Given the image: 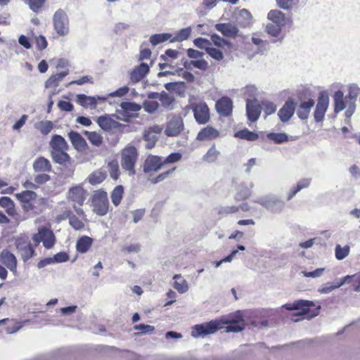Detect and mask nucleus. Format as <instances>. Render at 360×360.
<instances>
[{
    "label": "nucleus",
    "instance_id": "nucleus-1",
    "mask_svg": "<svg viewBox=\"0 0 360 360\" xmlns=\"http://www.w3.org/2000/svg\"><path fill=\"white\" fill-rule=\"evenodd\" d=\"M73 208L77 215L73 214L70 210H65L63 213L56 217V221L60 223L63 220L69 219V224L75 230L84 229L87 219L83 209L77 205H74Z\"/></svg>",
    "mask_w": 360,
    "mask_h": 360
},
{
    "label": "nucleus",
    "instance_id": "nucleus-2",
    "mask_svg": "<svg viewBox=\"0 0 360 360\" xmlns=\"http://www.w3.org/2000/svg\"><path fill=\"white\" fill-rule=\"evenodd\" d=\"M53 26L56 32L61 37L70 33V19L63 9H58L53 15Z\"/></svg>",
    "mask_w": 360,
    "mask_h": 360
},
{
    "label": "nucleus",
    "instance_id": "nucleus-3",
    "mask_svg": "<svg viewBox=\"0 0 360 360\" xmlns=\"http://www.w3.org/2000/svg\"><path fill=\"white\" fill-rule=\"evenodd\" d=\"M138 153L136 148L133 146H127L121 153L122 167L128 172L129 175L133 176L135 174L134 166L137 161Z\"/></svg>",
    "mask_w": 360,
    "mask_h": 360
},
{
    "label": "nucleus",
    "instance_id": "nucleus-4",
    "mask_svg": "<svg viewBox=\"0 0 360 360\" xmlns=\"http://www.w3.org/2000/svg\"><path fill=\"white\" fill-rule=\"evenodd\" d=\"M32 240L34 246H38L42 243L46 249L52 248L56 243V237L53 231L46 226L39 227L37 233L32 235Z\"/></svg>",
    "mask_w": 360,
    "mask_h": 360
},
{
    "label": "nucleus",
    "instance_id": "nucleus-5",
    "mask_svg": "<svg viewBox=\"0 0 360 360\" xmlns=\"http://www.w3.org/2000/svg\"><path fill=\"white\" fill-rule=\"evenodd\" d=\"M93 211L99 216H104L108 212V194L103 191H97L92 197Z\"/></svg>",
    "mask_w": 360,
    "mask_h": 360
},
{
    "label": "nucleus",
    "instance_id": "nucleus-6",
    "mask_svg": "<svg viewBox=\"0 0 360 360\" xmlns=\"http://www.w3.org/2000/svg\"><path fill=\"white\" fill-rule=\"evenodd\" d=\"M253 202L275 213L281 212L285 205V202L279 198L271 195L262 196L253 200Z\"/></svg>",
    "mask_w": 360,
    "mask_h": 360
},
{
    "label": "nucleus",
    "instance_id": "nucleus-7",
    "mask_svg": "<svg viewBox=\"0 0 360 360\" xmlns=\"http://www.w3.org/2000/svg\"><path fill=\"white\" fill-rule=\"evenodd\" d=\"M221 322L219 320L211 321L208 323L197 324L193 328L191 335L193 338L205 337L210 334L216 333L221 329Z\"/></svg>",
    "mask_w": 360,
    "mask_h": 360
},
{
    "label": "nucleus",
    "instance_id": "nucleus-8",
    "mask_svg": "<svg viewBox=\"0 0 360 360\" xmlns=\"http://www.w3.org/2000/svg\"><path fill=\"white\" fill-rule=\"evenodd\" d=\"M120 107V108L116 110L117 117L124 122H128L130 117L141 109L139 104L128 101L122 102Z\"/></svg>",
    "mask_w": 360,
    "mask_h": 360
},
{
    "label": "nucleus",
    "instance_id": "nucleus-9",
    "mask_svg": "<svg viewBox=\"0 0 360 360\" xmlns=\"http://www.w3.org/2000/svg\"><path fill=\"white\" fill-rule=\"evenodd\" d=\"M163 166L164 163L162 157L149 155L144 161L143 171L145 173H155L160 171Z\"/></svg>",
    "mask_w": 360,
    "mask_h": 360
},
{
    "label": "nucleus",
    "instance_id": "nucleus-10",
    "mask_svg": "<svg viewBox=\"0 0 360 360\" xmlns=\"http://www.w3.org/2000/svg\"><path fill=\"white\" fill-rule=\"evenodd\" d=\"M183 129V119L179 116H173L167 122L165 132L168 136H178Z\"/></svg>",
    "mask_w": 360,
    "mask_h": 360
},
{
    "label": "nucleus",
    "instance_id": "nucleus-11",
    "mask_svg": "<svg viewBox=\"0 0 360 360\" xmlns=\"http://www.w3.org/2000/svg\"><path fill=\"white\" fill-rule=\"evenodd\" d=\"M194 117L196 122L200 124H204L210 120V110L208 106L205 103H200L192 108Z\"/></svg>",
    "mask_w": 360,
    "mask_h": 360
},
{
    "label": "nucleus",
    "instance_id": "nucleus-12",
    "mask_svg": "<svg viewBox=\"0 0 360 360\" xmlns=\"http://www.w3.org/2000/svg\"><path fill=\"white\" fill-rule=\"evenodd\" d=\"M16 247L22 259L26 262L35 255V250L30 243L19 238L16 241Z\"/></svg>",
    "mask_w": 360,
    "mask_h": 360
},
{
    "label": "nucleus",
    "instance_id": "nucleus-13",
    "mask_svg": "<svg viewBox=\"0 0 360 360\" xmlns=\"http://www.w3.org/2000/svg\"><path fill=\"white\" fill-rule=\"evenodd\" d=\"M105 98L101 96H89L85 94H77L76 101L85 108L95 109L98 101H105Z\"/></svg>",
    "mask_w": 360,
    "mask_h": 360
},
{
    "label": "nucleus",
    "instance_id": "nucleus-14",
    "mask_svg": "<svg viewBox=\"0 0 360 360\" xmlns=\"http://www.w3.org/2000/svg\"><path fill=\"white\" fill-rule=\"evenodd\" d=\"M328 104L329 98L328 96L321 95L319 96L314 112L316 122H319L323 120L325 113L328 108Z\"/></svg>",
    "mask_w": 360,
    "mask_h": 360
},
{
    "label": "nucleus",
    "instance_id": "nucleus-15",
    "mask_svg": "<svg viewBox=\"0 0 360 360\" xmlns=\"http://www.w3.org/2000/svg\"><path fill=\"white\" fill-rule=\"evenodd\" d=\"M246 111L248 120L255 122L258 120L261 113V107L256 99L246 100Z\"/></svg>",
    "mask_w": 360,
    "mask_h": 360
},
{
    "label": "nucleus",
    "instance_id": "nucleus-16",
    "mask_svg": "<svg viewBox=\"0 0 360 360\" xmlns=\"http://www.w3.org/2000/svg\"><path fill=\"white\" fill-rule=\"evenodd\" d=\"M86 198V191L80 186H76L70 188L68 193V198L79 205H82Z\"/></svg>",
    "mask_w": 360,
    "mask_h": 360
},
{
    "label": "nucleus",
    "instance_id": "nucleus-17",
    "mask_svg": "<svg viewBox=\"0 0 360 360\" xmlns=\"http://www.w3.org/2000/svg\"><path fill=\"white\" fill-rule=\"evenodd\" d=\"M1 262L13 273H17V259L15 255L8 251H3L0 255Z\"/></svg>",
    "mask_w": 360,
    "mask_h": 360
},
{
    "label": "nucleus",
    "instance_id": "nucleus-18",
    "mask_svg": "<svg viewBox=\"0 0 360 360\" xmlns=\"http://www.w3.org/2000/svg\"><path fill=\"white\" fill-rule=\"evenodd\" d=\"M314 306V304L311 301L299 300H296L295 302L292 304H285L282 306V308L286 309L290 311L302 309V313H300V314H306L307 313V308Z\"/></svg>",
    "mask_w": 360,
    "mask_h": 360
},
{
    "label": "nucleus",
    "instance_id": "nucleus-19",
    "mask_svg": "<svg viewBox=\"0 0 360 360\" xmlns=\"http://www.w3.org/2000/svg\"><path fill=\"white\" fill-rule=\"evenodd\" d=\"M295 112V103L292 100L285 102L284 105L278 111V115L280 120L285 122L288 121Z\"/></svg>",
    "mask_w": 360,
    "mask_h": 360
},
{
    "label": "nucleus",
    "instance_id": "nucleus-20",
    "mask_svg": "<svg viewBox=\"0 0 360 360\" xmlns=\"http://www.w3.org/2000/svg\"><path fill=\"white\" fill-rule=\"evenodd\" d=\"M219 136V132L212 126L202 128L198 134L196 139L199 141H211Z\"/></svg>",
    "mask_w": 360,
    "mask_h": 360
},
{
    "label": "nucleus",
    "instance_id": "nucleus-21",
    "mask_svg": "<svg viewBox=\"0 0 360 360\" xmlns=\"http://www.w3.org/2000/svg\"><path fill=\"white\" fill-rule=\"evenodd\" d=\"M253 184H247L245 183L240 184L237 187V191L235 194V200L241 201L248 198L252 194Z\"/></svg>",
    "mask_w": 360,
    "mask_h": 360
},
{
    "label": "nucleus",
    "instance_id": "nucleus-22",
    "mask_svg": "<svg viewBox=\"0 0 360 360\" xmlns=\"http://www.w3.org/2000/svg\"><path fill=\"white\" fill-rule=\"evenodd\" d=\"M244 313L243 311L238 310L229 314L227 316L222 317L219 321L221 322V326L223 324L245 323Z\"/></svg>",
    "mask_w": 360,
    "mask_h": 360
},
{
    "label": "nucleus",
    "instance_id": "nucleus-23",
    "mask_svg": "<svg viewBox=\"0 0 360 360\" xmlns=\"http://www.w3.org/2000/svg\"><path fill=\"white\" fill-rule=\"evenodd\" d=\"M149 69V66L144 63L134 68L130 74L131 82L136 83L141 80L148 72Z\"/></svg>",
    "mask_w": 360,
    "mask_h": 360
},
{
    "label": "nucleus",
    "instance_id": "nucleus-24",
    "mask_svg": "<svg viewBox=\"0 0 360 360\" xmlns=\"http://www.w3.org/2000/svg\"><path fill=\"white\" fill-rule=\"evenodd\" d=\"M232 101L227 97L221 98L216 104L217 112L223 116L229 115L232 111Z\"/></svg>",
    "mask_w": 360,
    "mask_h": 360
},
{
    "label": "nucleus",
    "instance_id": "nucleus-25",
    "mask_svg": "<svg viewBox=\"0 0 360 360\" xmlns=\"http://www.w3.org/2000/svg\"><path fill=\"white\" fill-rule=\"evenodd\" d=\"M96 122L98 126L105 131H109L112 129H116L120 124L112 119L109 115H102L97 118Z\"/></svg>",
    "mask_w": 360,
    "mask_h": 360
},
{
    "label": "nucleus",
    "instance_id": "nucleus-26",
    "mask_svg": "<svg viewBox=\"0 0 360 360\" xmlns=\"http://www.w3.org/2000/svg\"><path fill=\"white\" fill-rule=\"evenodd\" d=\"M68 137L72 146L77 150H83L86 148L87 144L86 141L79 133L72 131L69 133Z\"/></svg>",
    "mask_w": 360,
    "mask_h": 360
},
{
    "label": "nucleus",
    "instance_id": "nucleus-27",
    "mask_svg": "<svg viewBox=\"0 0 360 360\" xmlns=\"http://www.w3.org/2000/svg\"><path fill=\"white\" fill-rule=\"evenodd\" d=\"M311 179L304 178L300 180L297 184L292 187L288 193V200H291L301 190L308 188L311 184Z\"/></svg>",
    "mask_w": 360,
    "mask_h": 360
},
{
    "label": "nucleus",
    "instance_id": "nucleus-28",
    "mask_svg": "<svg viewBox=\"0 0 360 360\" xmlns=\"http://www.w3.org/2000/svg\"><path fill=\"white\" fill-rule=\"evenodd\" d=\"M33 169L35 172H50L51 170V165L48 159L40 157L34 161Z\"/></svg>",
    "mask_w": 360,
    "mask_h": 360
},
{
    "label": "nucleus",
    "instance_id": "nucleus-29",
    "mask_svg": "<svg viewBox=\"0 0 360 360\" xmlns=\"http://www.w3.org/2000/svg\"><path fill=\"white\" fill-rule=\"evenodd\" d=\"M173 279L174 280L173 286L179 293L184 294L188 290V283L181 274H175Z\"/></svg>",
    "mask_w": 360,
    "mask_h": 360
},
{
    "label": "nucleus",
    "instance_id": "nucleus-30",
    "mask_svg": "<svg viewBox=\"0 0 360 360\" xmlns=\"http://www.w3.org/2000/svg\"><path fill=\"white\" fill-rule=\"evenodd\" d=\"M314 105V101L312 99L302 102L297 110L298 117L302 120L307 119Z\"/></svg>",
    "mask_w": 360,
    "mask_h": 360
},
{
    "label": "nucleus",
    "instance_id": "nucleus-31",
    "mask_svg": "<svg viewBox=\"0 0 360 360\" xmlns=\"http://www.w3.org/2000/svg\"><path fill=\"white\" fill-rule=\"evenodd\" d=\"M50 146L51 148V150H67L68 148L65 139L60 135H54L52 136L50 141Z\"/></svg>",
    "mask_w": 360,
    "mask_h": 360
},
{
    "label": "nucleus",
    "instance_id": "nucleus-32",
    "mask_svg": "<svg viewBox=\"0 0 360 360\" xmlns=\"http://www.w3.org/2000/svg\"><path fill=\"white\" fill-rule=\"evenodd\" d=\"M267 19L273 24L285 25V15L279 10H271L267 14Z\"/></svg>",
    "mask_w": 360,
    "mask_h": 360
},
{
    "label": "nucleus",
    "instance_id": "nucleus-33",
    "mask_svg": "<svg viewBox=\"0 0 360 360\" xmlns=\"http://www.w3.org/2000/svg\"><path fill=\"white\" fill-rule=\"evenodd\" d=\"M216 29L226 37H234L238 33L237 27L230 23L217 24Z\"/></svg>",
    "mask_w": 360,
    "mask_h": 360
},
{
    "label": "nucleus",
    "instance_id": "nucleus-34",
    "mask_svg": "<svg viewBox=\"0 0 360 360\" xmlns=\"http://www.w3.org/2000/svg\"><path fill=\"white\" fill-rule=\"evenodd\" d=\"M191 32L192 29L191 27L181 29L180 30L176 32L174 37H171L170 42H181L185 40H187L190 37Z\"/></svg>",
    "mask_w": 360,
    "mask_h": 360
},
{
    "label": "nucleus",
    "instance_id": "nucleus-35",
    "mask_svg": "<svg viewBox=\"0 0 360 360\" xmlns=\"http://www.w3.org/2000/svg\"><path fill=\"white\" fill-rule=\"evenodd\" d=\"M334 111L335 113H338L342 111L345 107L344 94L341 91H338L334 94Z\"/></svg>",
    "mask_w": 360,
    "mask_h": 360
},
{
    "label": "nucleus",
    "instance_id": "nucleus-36",
    "mask_svg": "<svg viewBox=\"0 0 360 360\" xmlns=\"http://www.w3.org/2000/svg\"><path fill=\"white\" fill-rule=\"evenodd\" d=\"M92 242V238L89 236L81 237L77 242V250L81 253L86 252L91 246Z\"/></svg>",
    "mask_w": 360,
    "mask_h": 360
},
{
    "label": "nucleus",
    "instance_id": "nucleus-37",
    "mask_svg": "<svg viewBox=\"0 0 360 360\" xmlns=\"http://www.w3.org/2000/svg\"><path fill=\"white\" fill-rule=\"evenodd\" d=\"M0 206L4 208L6 213L10 216H14L16 213L14 202L9 197H1L0 198Z\"/></svg>",
    "mask_w": 360,
    "mask_h": 360
},
{
    "label": "nucleus",
    "instance_id": "nucleus-38",
    "mask_svg": "<svg viewBox=\"0 0 360 360\" xmlns=\"http://www.w3.org/2000/svg\"><path fill=\"white\" fill-rule=\"evenodd\" d=\"M67 150H51V156L53 160L58 164H65L69 162L70 156L65 152Z\"/></svg>",
    "mask_w": 360,
    "mask_h": 360
},
{
    "label": "nucleus",
    "instance_id": "nucleus-39",
    "mask_svg": "<svg viewBox=\"0 0 360 360\" xmlns=\"http://www.w3.org/2000/svg\"><path fill=\"white\" fill-rule=\"evenodd\" d=\"M15 198L21 202L28 203L37 198V194L32 191H24L15 195Z\"/></svg>",
    "mask_w": 360,
    "mask_h": 360
},
{
    "label": "nucleus",
    "instance_id": "nucleus-40",
    "mask_svg": "<svg viewBox=\"0 0 360 360\" xmlns=\"http://www.w3.org/2000/svg\"><path fill=\"white\" fill-rule=\"evenodd\" d=\"M234 136L236 138L245 139L249 141H256L259 138L257 134L250 131L247 129L236 132Z\"/></svg>",
    "mask_w": 360,
    "mask_h": 360
},
{
    "label": "nucleus",
    "instance_id": "nucleus-41",
    "mask_svg": "<svg viewBox=\"0 0 360 360\" xmlns=\"http://www.w3.org/2000/svg\"><path fill=\"white\" fill-rule=\"evenodd\" d=\"M105 178L106 173L103 171L98 169L91 173L88 176L87 179L91 184L96 185L103 182Z\"/></svg>",
    "mask_w": 360,
    "mask_h": 360
},
{
    "label": "nucleus",
    "instance_id": "nucleus-42",
    "mask_svg": "<svg viewBox=\"0 0 360 360\" xmlns=\"http://www.w3.org/2000/svg\"><path fill=\"white\" fill-rule=\"evenodd\" d=\"M35 129L39 130L42 134H49L53 128V124L49 120H43L35 123Z\"/></svg>",
    "mask_w": 360,
    "mask_h": 360
},
{
    "label": "nucleus",
    "instance_id": "nucleus-43",
    "mask_svg": "<svg viewBox=\"0 0 360 360\" xmlns=\"http://www.w3.org/2000/svg\"><path fill=\"white\" fill-rule=\"evenodd\" d=\"M84 133L92 145L96 147H99L102 145L103 139L101 134L96 131H85Z\"/></svg>",
    "mask_w": 360,
    "mask_h": 360
},
{
    "label": "nucleus",
    "instance_id": "nucleus-44",
    "mask_svg": "<svg viewBox=\"0 0 360 360\" xmlns=\"http://www.w3.org/2000/svg\"><path fill=\"white\" fill-rule=\"evenodd\" d=\"M266 138L276 144H281L290 140L288 136L285 133H268Z\"/></svg>",
    "mask_w": 360,
    "mask_h": 360
},
{
    "label": "nucleus",
    "instance_id": "nucleus-45",
    "mask_svg": "<svg viewBox=\"0 0 360 360\" xmlns=\"http://www.w3.org/2000/svg\"><path fill=\"white\" fill-rule=\"evenodd\" d=\"M172 37V34H169V33L155 34L150 36V37L149 39V41L152 45L156 46L159 44L163 43L168 40L170 41Z\"/></svg>",
    "mask_w": 360,
    "mask_h": 360
},
{
    "label": "nucleus",
    "instance_id": "nucleus-46",
    "mask_svg": "<svg viewBox=\"0 0 360 360\" xmlns=\"http://www.w3.org/2000/svg\"><path fill=\"white\" fill-rule=\"evenodd\" d=\"M124 188L122 186H117L111 193V200L115 206H118L123 197Z\"/></svg>",
    "mask_w": 360,
    "mask_h": 360
},
{
    "label": "nucleus",
    "instance_id": "nucleus-47",
    "mask_svg": "<svg viewBox=\"0 0 360 360\" xmlns=\"http://www.w3.org/2000/svg\"><path fill=\"white\" fill-rule=\"evenodd\" d=\"M34 13L39 12L43 8L46 0H22Z\"/></svg>",
    "mask_w": 360,
    "mask_h": 360
},
{
    "label": "nucleus",
    "instance_id": "nucleus-48",
    "mask_svg": "<svg viewBox=\"0 0 360 360\" xmlns=\"http://www.w3.org/2000/svg\"><path fill=\"white\" fill-rule=\"evenodd\" d=\"M350 251L349 245L342 247L340 245H337L335 249V257L338 260H342L346 258Z\"/></svg>",
    "mask_w": 360,
    "mask_h": 360
},
{
    "label": "nucleus",
    "instance_id": "nucleus-49",
    "mask_svg": "<svg viewBox=\"0 0 360 360\" xmlns=\"http://www.w3.org/2000/svg\"><path fill=\"white\" fill-rule=\"evenodd\" d=\"M69 74L68 70L63 71L60 73L51 76L46 83V86L48 87L51 85L57 86L58 82L61 81L65 76Z\"/></svg>",
    "mask_w": 360,
    "mask_h": 360
},
{
    "label": "nucleus",
    "instance_id": "nucleus-50",
    "mask_svg": "<svg viewBox=\"0 0 360 360\" xmlns=\"http://www.w3.org/2000/svg\"><path fill=\"white\" fill-rule=\"evenodd\" d=\"M219 154V151L215 148L214 146H213L208 150L207 153L204 155L203 160L207 162H215L217 160Z\"/></svg>",
    "mask_w": 360,
    "mask_h": 360
},
{
    "label": "nucleus",
    "instance_id": "nucleus-51",
    "mask_svg": "<svg viewBox=\"0 0 360 360\" xmlns=\"http://www.w3.org/2000/svg\"><path fill=\"white\" fill-rule=\"evenodd\" d=\"M283 27V25L269 23L266 25V32L271 37H277L280 35Z\"/></svg>",
    "mask_w": 360,
    "mask_h": 360
},
{
    "label": "nucleus",
    "instance_id": "nucleus-52",
    "mask_svg": "<svg viewBox=\"0 0 360 360\" xmlns=\"http://www.w3.org/2000/svg\"><path fill=\"white\" fill-rule=\"evenodd\" d=\"M110 176L113 179H117L120 176V168L118 162L115 160L111 161L108 165Z\"/></svg>",
    "mask_w": 360,
    "mask_h": 360
},
{
    "label": "nucleus",
    "instance_id": "nucleus-53",
    "mask_svg": "<svg viewBox=\"0 0 360 360\" xmlns=\"http://www.w3.org/2000/svg\"><path fill=\"white\" fill-rule=\"evenodd\" d=\"M143 108L146 112L153 113L158 110L159 104L155 101L147 100L143 102Z\"/></svg>",
    "mask_w": 360,
    "mask_h": 360
},
{
    "label": "nucleus",
    "instance_id": "nucleus-54",
    "mask_svg": "<svg viewBox=\"0 0 360 360\" xmlns=\"http://www.w3.org/2000/svg\"><path fill=\"white\" fill-rule=\"evenodd\" d=\"M160 101L161 102L163 107L171 108L174 103V99L173 96L169 95L168 94L162 92L160 94Z\"/></svg>",
    "mask_w": 360,
    "mask_h": 360
},
{
    "label": "nucleus",
    "instance_id": "nucleus-55",
    "mask_svg": "<svg viewBox=\"0 0 360 360\" xmlns=\"http://www.w3.org/2000/svg\"><path fill=\"white\" fill-rule=\"evenodd\" d=\"M143 138L144 140L147 141V144L146 146V148L150 149L155 146L159 136H157L156 134H151L150 131H148L146 130Z\"/></svg>",
    "mask_w": 360,
    "mask_h": 360
},
{
    "label": "nucleus",
    "instance_id": "nucleus-56",
    "mask_svg": "<svg viewBox=\"0 0 360 360\" xmlns=\"http://www.w3.org/2000/svg\"><path fill=\"white\" fill-rule=\"evenodd\" d=\"M242 91L244 96L250 98H255L258 94L257 88L253 84L247 85L242 89Z\"/></svg>",
    "mask_w": 360,
    "mask_h": 360
},
{
    "label": "nucleus",
    "instance_id": "nucleus-57",
    "mask_svg": "<svg viewBox=\"0 0 360 360\" xmlns=\"http://www.w3.org/2000/svg\"><path fill=\"white\" fill-rule=\"evenodd\" d=\"M348 91V97L352 100V101H356L357 97L360 94V88L356 84H352L349 85Z\"/></svg>",
    "mask_w": 360,
    "mask_h": 360
},
{
    "label": "nucleus",
    "instance_id": "nucleus-58",
    "mask_svg": "<svg viewBox=\"0 0 360 360\" xmlns=\"http://www.w3.org/2000/svg\"><path fill=\"white\" fill-rule=\"evenodd\" d=\"M182 155L180 153H173L169 155L167 158H163L164 165L167 164H174L181 161Z\"/></svg>",
    "mask_w": 360,
    "mask_h": 360
},
{
    "label": "nucleus",
    "instance_id": "nucleus-59",
    "mask_svg": "<svg viewBox=\"0 0 360 360\" xmlns=\"http://www.w3.org/2000/svg\"><path fill=\"white\" fill-rule=\"evenodd\" d=\"M238 16L243 20V24L244 26L251 24L252 16L248 10L241 9L238 13Z\"/></svg>",
    "mask_w": 360,
    "mask_h": 360
},
{
    "label": "nucleus",
    "instance_id": "nucleus-60",
    "mask_svg": "<svg viewBox=\"0 0 360 360\" xmlns=\"http://www.w3.org/2000/svg\"><path fill=\"white\" fill-rule=\"evenodd\" d=\"M207 53L214 59L217 60H221L224 58L222 52L219 49L214 47H210L207 50Z\"/></svg>",
    "mask_w": 360,
    "mask_h": 360
},
{
    "label": "nucleus",
    "instance_id": "nucleus-61",
    "mask_svg": "<svg viewBox=\"0 0 360 360\" xmlns=\"http://www.w3.org/2000/svg\"><path fill=\"white\" fill-rule=\"evenodd\" d=\"M325 270H326L325 268H319V269H315L314 271H309V272H307V271H302L301 272V274L304 277L319 278V277H321L323 275V274L325 271Z\"/></svg>",
    "mask_w": 360,
    "mask_h": 360
},
{
    "label": "nucleus",
    "instance_id": "nucleus-62",
    "mask_svg": "<svg viewBox=\"0 0 360 360\" xmlns=\"http://www.w3.org/2000/svg\"><path fill=\"white\" fill-rule=\"evenodd\" d=\"M193 44L195 46L200 49H205L206 51L208 49L210 46H211V43L207 39L204 38H197L193 41Z\"/></svg>",
    "mask_w": 360,
    "mask_h": 360
},
{
    "label": "nucleus",
    "instance_id": "nucleus-63",
    "mask_svg": "<svg viewBox=\"0 0 360 360\" xmlns=\"http://www.w3.org/2000/svg\"><path fill=\"white\" fill-rule=\"evenodd\" d=\"M264 111L266 115L274 114L276 110V105L270 101H266L262 103Z\"/></svg>",
    "mask_w": 360,
    "mask_h": 360
},
{
    "label": "nucleus",
    "instance_id": "nucleus-64",
    "mask_svg": "<svg viewBox=\"0 0 360 360\" xmlns=\"http://www.w3.org/2000/svg\"><path fill=\"white\" fill-rule=\"evenodd\" d=\"M191 65L201 70H206L208 68V63L204 59L199 58L191 62Z\"/></svg>",
    "mask_w": 360,
    "mask_h": 360
}]
</instances>
